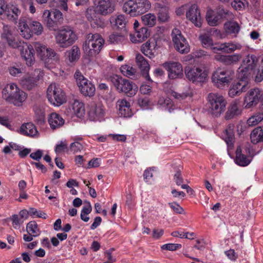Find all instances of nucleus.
Listing matches in <instances>:
<instances>
[{
    "mask_svg": "<svg viewBox=\"0 0 263 263\" xmlns=\"http://www.w3.org/2000/svg\"><path fill=\"white\" fill-rule=\"evenodd\" d=\"M208 111L214 117H219L225 111L227 101L217 93H210L207 97Z\"/></svg>",
    "mask_w": 263,
    "mask_h": 263,
    "instance_id": "f257e3e1",
    "label": "nucleus"
},
{
    "mask_svg": "<svg viewBox=\"0 0 263 263\" xmlns=\"http://www.w3.org/2000/svg\"><path fill=\"white\" fill-rule=\"evenodd\" d=\"M241 112V110L239 108L237 103L236 102H233L230 104L224 118L226 120H230L240 115Z\"/></svg>",
    "mask_w": 263,
    "mask_h": 263,
    "instance_id": "72a5a7b5",
    "label": "nucleus"
},
{
    "mask_svg": "<svg viewBox=\"0 0 263 263\" xmlns=\"http://www.w3.org/2000/svg\"><path fill=\"white\" fill-rule=\"evenodd\" d=\"M74 78L81 92L84 96L92 97L95 95L96 90L95 85L84 78L80 71H76Z\"/></svg>",
    "mask_w": 263,
    "mask_h": 263,
    "instance_id": "9d476101",
    "label": "nucleus"
},
{
    "mask_svg": "<svg viewBox=\"0 0 263 263\" xmlns=\"http://www.w3.org/2000/svg\"><path fill=\"white\" fill-rule=\"evenodd\" d=\"M34 47L42 60H45L46 62L53 63L59 61V55L53 49L47 48L39 42L34 43Z\"/></svg>",
    "mask_w": 263,
    "mask_h": 263,
    "instance_id": "ddd939ff",
    "label": "nucleus"
},
{
    "mask_svg": "<svg viewBox=\"0 0 263 263\" xmlns=\"http://www.w3.org/2000/svg\"><path fill=\"white\" fill-rule=\"evenodd\" d=\"M254 155V151L250 144L245 146L243 153L241 147L238 146L236 151L235 163L239 166H246L250 163Z\"/></svg>",
    "mask_w": 263,
    "mask_h": 263,
    "instance_id": "f8f14e48",
    "label": "nucleus"
},
{
    "mask_svg": "<svg viewBox=\"0 0 263 263\" xmlns=\"http://www.w3.org/2000/svg\"><path fill=\"white\" fill-rule=\"evenodd\" d=\"M9 219L12 221V227L15 229H18L24 221V219L20 218L17 214L12 215Z\"/></svg>",
    "mask_w": 263,
    "mask_h": 263,
    "instance_id": "3c124183",
    "label": "nucleus"
},
{
    "mask_svg": "<svg viewBox=\"0 0 263 263\" xmlns=\"http://www.w3.org/2000/svg\"><path fill=\"white\" fill-rule=\"evenodd\" d=\"M156 46L157 44L154 40H149L142 45L141 50L144 55L152 59L155 56L153 50L155 49Z\"/></svg>",
    "mask_w": 263,
    "mask_h": 263,
    "instance_id": "bb28decb",
    "label": "nucleus"
},
{
    "mask_svg": "<svg viewBox=\"0 0 263 263\" xmlns=\"http://www.w3.org/2000/svg\"><path fill=\"white\" fill-rule=\"evenodd\" d=\"M43 71L40 69L34 70L33 76H27L24 77L21 80V84L24 88L28 90L32 89L36 85L37 81L43 77Z\"/></svg>",
    "mask_w": 263,
    "mask_h": 263,
    "instance_id": "aec40b11",
    "label": "nucleus"
},
{
    "mask_svg": "<svg viewBox=\"0 0 263 263\" xmlns=\"http://www.w3.org/2000/svg\"><path fill=\"white\" fill-rule=\"evenodd\" d=\"M28 23L33 33L36 35H40L42 33L43 28L40 22L31 19H28Z\"/></svg>",
    "mask_w": 263,
    "mask_h": 263,
    "instance_id": "49530a36",
    "label": "nucleus"
},
{
    "mask_svg": "<svg viewBox=\"0 0 263 263\" xmlns=\"http://www.w3.org/2000/svg\"><path fill=\"white\" fill-rule=\"evenodd\" d=\"M80 56V50L77 46H73L72 49L68 52L69 59L70 62H74L78 60Z\"/></svg>",
    "mask_w": 263,
    "mask_h": 263,
    "instance_id": "09e8293b",
    "label": "nucleus"
},
{
    "mask_svg": "<svg viewBox=\"0 0 263 263\" xmlns=\"http://www.w3.org/2000/svg\"><path fill=\"white\" fill-rule=\"evenodd\" d=\"M27 98V94L18 87L14 93L11 104L16 106H21Z\"/></svg>",
    "mask_w": 263,
    "mask_h": 263,
    "instance_id": "f704fd0d",
    "label": "nucleus"
},
{
    "mask_svg": "<svg viewBox=\"0 0 263 263\" xmlns=\"http://www.w3.org/2000/svg\"><path fill=\"white\" fill-rule=\"evenodd\" d=\"M26 231L28 233L32 234L34 237L39 236L41 232L35 221H31L27 223Z\"/></svg>",
    "mask_w": 263,
    "mask_h": 263,
    "instance_id": "c03bdc74",
    "label": "nucleus"
},
{
    "mask_svg": "<svg viewBox=\"0 0 263 263\" xmlns=\"http://www.w3.org/2000/svg\"><path fill=\"white\" fill-rule=\"evenodd\" d=\"M242 58L240 54L232 55L216 54L215 59L226 65H231L237 64Z\"/></svg>",
    "mask_w": 263,
    "mask_h": 263,
    "instance_id": "5701e85b",
    "label": "nucleus"
},
{
    "mask_svg": "<svg viewBox=\"0 0 263 263\" xmlns=\"http://www.w3.org/2000/svg\"><path fill=\"white\" fill-rule=\"evenodd\" d=\"M7 18L14 23H17V20L22 15V9L17 5H11L7 7Z\"/></svg>",
    "mask_w": 263,
    "mask_h": 263,
    "instance_id": "c756f323",
    "label": "nucleus"
},
{
    "mask_svg": "<svg viewBox=\"0 0 263 263\" xmlns=\"http://www.w3.org/2000/svg\"><path fill=\"white\" fill-rule=\"evenodd\" d=\"M233 125H229L224 130L222 135V139L225 141L229 146H230L233 144L234 140V134L233 132Z\"/></svg>",
    "mask_w": 263,
    "mask_h": 263,
    "instance_id": "e433bc0d",
    "label": "nucleus"
},
{
    "mask_svg": "<svg viewBox=\"0 0 263 263\" xmlns=\"http://www.w3.org/2000/svg\"><path fill=\"white\" fill-rule=\"evenodd\" d=\"M29 214L30 216H36L37 217L46 219V216H45L46 214L45 213H43L40 211H38L36 209L33 208H30L29 209Z\"/></svg>",
    "mask_w": 263,
    "mask_h": 263,
    "instance_id": "bf43d9fd",
    "label": "nucleus"
},
{
    "mask_svg": "<svg viewBox=\"0 0 263 263\" xmlns=\"http://www.w3.org/2000/svg\"><path fill=\"white\" fill-rule=\"evenodd\" d=\"M95 11L96 13L106 15L115 10V6L111 0H96Z\"/></svg>",
    "mask_w": 263,
    "mask_h": 263,
    "instance_id": "f3484780",
    "label": "nucleus"
},
{
    "mask_svg": "<svg viewBox=\"0 0 263 263\" xmlns=\"http://www.w3.org/2000/svg\"><path fill=\"white\" fill-rule=\"evenodd\" d=\"M263 120V112L256 113L250 117L247 122L249 126H253L257 125Z\"/></svg>",
    "mask_w": 263,
    "mask_h": 263,
    "instance_id": "de8ad7c7",
    "label": "nucleus"
},
{
    "mask_svg": "<svg viewBox=\"0 0 263 263\" xmlns=\"http://www.w3.org/2000/svg\"><path fill=\"white\" fill-rule=\"evenodd\" d=\"M20 130L22 135L29 137H33L38 133L35 125L30 122L23 124Z\"/></svg>",
    "mask_w": 263,
    "mask_h": 263,
    "instance_id": "473e14b6",
    "label": "nucleus"
},
{
    "mask_svg": "<svg viewBox=\"0 0 263 263\" xmlns=\"http://www.w3.org/2000/svg\"><path fill=\"white\" fill-rule=\"evenodd\" d=\"M174 180L177 185H180L183 183V179L181 177L180 170H178L174 175Z\"/></svg>",
    "mask_w": 263,
    "mask_h": 263,
    "instance_id": "774afa93",
    "label": "nucleus"
},
{
    "mask_svg": "<svg viewBox=\"0 0 263 263\" xmlns=\"http://www.w3.org/2000/svg\"><path fill=\"white\" fill-rule=\"evenodd\" d=\"M9 71L11 76L18 77L23 72V69L18 68L15 67H11L9 69Z\"/></svg>",
    "mask_w": 263,
    "mask_h": 263,
    "instance_id": "69168bd1",
    "label": "nucleus"
},
{
    "mask_svg": "<svg viewBox=\"0 0 263 263\" xmlns=\"http://www.w3.org/2000/svg\"><path fill=\"white\" fill-rule=\"evenodd\" d=\"M68 151L67 144L66 143L61 141L59 144H57L55 148V152L57 154L61 153Z\"/></svg>",
    "mask_w": 263,
    "mask_h": 263,
    "instance_id": "4d7b16f0",
    "label": "nucleus"
},
{
    "mask_svg": "<svg viewBox=\"0 0 263 263\" xmlns=\"http://www.w3.org/2000/svg\"><path fill=\"white\" fill-rule=\"evenodd\" d=\"M234 78V72L229 68H218L212 74V80L214 85L222 89L228 85Z\"/></svg>",
    "mask_w": 263,
    "mask_h": 263,
    "instance_id": "0eeeda50",
    "label": "nucleus"
},
{
    "mask_svg": "<svg viewBox=\"0 0 263 263\" xmlns=\"http://www.w3.org/2000/svg\"><path fill=\"white\" fill-rule=\"evenodd\" d=\"M186 17L195 26L197 27H201V17L200 11L196 4H193L189 8L186 12Z\"/></svg>",
    "mask_w": 263,
    "mask_h": 263,
    "instance_id": "412c9836",
    "label": "nucleus"
},
{
    "mask_svg": "<svg viewBox=\"0 0 263 263\" xmlns=\"http://www.w3.org/2000/svg\"><path fill=\"white\" fill-rule=\"evenodd\" d=\"M239 79L238 82L233 83L230 87L229 96L231 98L239 96L243 92L247 91L248 88L247 87L248 79Z\"/></svg>",
    "mask_w": 263,
    "mask_h": 263,
    "instance_id": "6ab92c4d",
    "label": "nucleus"
},
{
    "mask_svg": "<svg viewBox=\"0 0 263 263\" xmlns=\"http://www.w3.org/2000/svg\"><path fill=\"white\" fill-rule=\"evenodd\" d=\"M184 73L186 78L195 83L205 82L208 76V71L203 66H187Z\"/></svg>",
    "mask_w": 263,
    "mask_h": 263,
    "instance_id": "6e6552de",
    "label": "nucleus"
},
{
    "mask_svg": "<svg viewBox=\"0 0 263 263\" xmlns=\"http://www.w3.org/2000/svg\"><path fill=\"white\" fill-rule=\"evenodd\" d=\"M52 13L54 21L58 27L59 25L62 24L63 20L62 13L61 11L58 10H55Z\"/></svg>",
    "mask_w": 263,
    "mask_h": 263,
    "instance_id": "5fc2aeb1",
    "label": "nucleus"
},
{
    "mask_svg": "<svg viewBox=\"0 0 263 263\" xmlns=\"http://www.w3.org/2000/svg\"><path fill=\"white\" fill-rule=\"evenodd\" d=\"M199 39L204 47L207 48L213 45V40L208 35H201L199 36Z\"/></svg>",
    "mask_w": 263,
    "mask_h": 263,
    "instance_id": "603ef678",
    "label": "nucleus"
},
{
    "mask_svg": "<svg viewBox=\"0 0 263 263\" xmlns=\"http://www.w3.org/2000/svg\"><path fill=\"white\" fill-rule=\"evenodd\" d=\"M18 27L20 30V35L24 38L29 39L32 36L33 33L29 25L28 20H26L24 18L21 17Z\"/></svg>",
    "mask_w": 263,
    "mask_h": 263,
    "instance_id": "a878e982",
    "label": "nucleus"
},
{
    "mask_svg": "<svg viewBox=\"0 0 263 263\" xmlns=\"http://www.w3.org/2000/svg\"><path fill=\"white\" fill-rule=\"evenodd\" d=\"M47 97L50 103L59 106L66 102L64 92L59 85L51 84L47 90Z\"/></svg>",
    "mask_w": 263,
    "mask_h": 263,
    "instance_id": "1a4fd4ad",
    "label": "nucleus"
},
{
    "mask_svg": "<svg viewBox=\"0 0 263 263\" xmlns=\"http://www.w3.org/2000/svg\"><path fill=\"white\" fill-rule=\"evenodd\" d=\"M208 55L206 51L203 50H197L193 52L192 56L193 58H201Z\"/></svg>",
    "mask_w": 263,
    "mask_h": 263,
    "instance_id": "338daca9",
    "label": "nucleus"
},
{
    "mask_svg": "<svg viewBox=\"0 0 263 263\" xmlns=\"http://www.w3.org/2000/svg\"><path fill=\"white\" fill-rule=\"evenodd\" d=\"M88 117L91 121H101L105 116V108L101 103L92 104L90 105Z\"/></svg>",
    "mask_w": 263,
    "mask_h": 263,
    "instance_id": "a211bd4d",
    "label": "nucleus"
},
{
    "mask_svg": "<svg viewBox=\"0 0 263 263\" xmlns=\"http://www.w3.org/2000/svg\"><path fill=\"white\" fill-rule=\"evenodd\" d=\"M224 29L227 33L230 34H237L240 29V27L237 23L235 22H228L224 24Z\"/></svg>",
    "mask_w": 263,
    "mask_h": 263,
    "instance_id": "58836bf2",
    "label": "nucleus"
},
{
    "mask_svg": "<svg viewBox=\"0 0 263 263\" xmlns=\"http://www.w3.org/2000/svg\"><path fill=\"white\" fill-rule=\"evenodd\" d=\"M158 105L162 109L171 112L174 109V105L172 100L169 98L160 97L158 101Z\"/></svg>",
    "mask_w": 263,
    "mask_h": 263,
    "instance_id": "c9c22d12",
    "label": "nucleus"
},
{
    "mask_svg": "<svg viewBox=\"0 0 263 263\" xmlns=\"http://www.w3.org/2000/svg\"><path fill=\"white\" fill-rule=\"evenodd\" d=\"M213 11L212 10H209L206 15V19L208 24L211 26H217L221 20L220 17L216 15H214Z\"/></svg>",
    "mask_w": 263,
    "mask_h": 263,
    "instance_id": "79ce46f5",
    "label": "nucleus"
},
{
    "mask_svg": "<svg viewBox=\"0 0 263 263\" xmlns=\"http://www.w3.org/2000/svg\"><path fill=\"white\" fill-rule=\"evenodd\" d=\"M57 44L62 48H67L72 45L77 36L72 27L64 26L58 30L55 36Z\"/></svg>",
    "mask_w": 263,
    "mask_h": 263,
    "instance_id": "423d86ee",
    "label": "nucleus"
},
{
    "mask_svg": "<svg viewBox=\"0 0 263 263\" xmlns=\"http://www.w3.org/2000/svg\"><path fill=\"white\" fill-rule=\"evenodd\" d=\"M72 109L74 114L79 118H81L85 114L84 104L79 101H74L72 104Z\"/></svg>",
    "mask_w": 263,
    "mask_h": 263,
    "instance_id": "a19ab883",
    "label": "nucleus"
},
{
    "mask_svg": "<svg viewBox=\"0 0 263 263\" xmlns=\"http://www.w3.org/2000/svg\"><path fill=\"white\" fill-rule=\"evenodd\" d=\"M151 4L148 0H129L123 6V10L131 16L143 14L151 8Z\"/></svg>",
    "mask_w": 263,
    "mask_h": 263,
    "instance_id": "f03ea898",
    "label": "nucleus"
},
{
    "mask_svg": "<svg viewBox=\"0 0 263 263\" xmlns=\"http://www.w3.org/2000/svg\"><path fill=\"white\" fill-rule=\"evenodd\" d=\"M1 36L3 40H5L7 42L10 47L15 48L17 46L19 41H16L12 34L11 26L7 25H4Z\"/></svg>",
    "mask_w": 263,
    "mask_h": 263,
    "instance_id": "b1692460",
    "label": "nucleus"
},
{
    "mask_svg": "<svg viewBox=\"0 0 263 263\" xmlns=\"http://www.w3.org/2000/svg\"><path fill=\"white\" fill-rule=\"evenodd\" d=\"M18 87L14 83L7 84L2 90L3 98L7 102L11 103L12 98Z\"/></svg>",
    "mask_w": 263,
    "mask_h": 263,
    "instance_id": "c85d7f7f",
    "label": "nucleus"
},
{
    "mask_svg": "<svg viewBox=\"0 0 263 263\" xmlns=\"http://www.w3.org/2000/svg\"><path fill=\"white\" fill-rule=\"evenodd\" d=\"M141 20L143 24L149 27H153L156 24V17L153 13H147L141 16Z\"/></svg>",
    "mask_w": 263,
    "mask_h": 263,
    "instance_id": "37998d69",
    "label": "nucleus"
},
{
    "mask_svg": "<svg viewBox=\"0 0 263 263\" xmlns=\"http://www.w3.org/2000/svg\"><path fill=\"white\" fill-rule=\"evenodd\" d=\"M104 40L98 33H89L87 35L85 43L83 45L84 52L88 56L98 54L104 44Z\"/></svg>",
    "mask_w": 263,
    "mask_h": 263,
    "instance_id": "39448f33",
    "label": "nucleus"
},
{
    "mask_svg": "<svg viewBox=\"0 0 263 263\" xmlns=\"http://www.w3.org/2000/svg\"><path fill=\"white\" fill-rule=\"evenodd\" d=\"M171 36L174 48L177 51L181 54L187 53L190 51V45L179 29L174 28L172 31Z\"/></svg>",
    "mask_w": 263,
    "mask_h": 263,
    "instance_id": "9b49d317",
    "label": "nucleus"
},
{
    "mask_svg": "<svg viewBox=\"0 0 263 263\" xmlns=\"http://www.w3.org/2000/svg\"><path fill=\"white\" fill-rule=\"evenodd\" d=\"M111 23L119 29H123L126 25V20L124 15H119L116 17H112L110 21Z\"/></svg>",
    "mask_w": 263,
    "mask_h": 263,
    "instance_id": "a18cd8bd",
    "label": "nucleus"
},
{
    "mask_svg": "<svg viewBox=\"0 0 263 263\" xmlns=\"http://www.w3.org/2000/svg\"><path fill=\"white\" fill-rule=\"evenodd\" d=\"M181 248V245L178 243H167L162 246L161 249L169 251H175Z\"/></svg>",
    "mask_w": 263,
    "mask_h": 263,
    "instance_id": "6e6d98bb",
    "label": "nucleus"
},
{
    "mask_svg": "<svg viewBox=\"0 0 263 263\" xmlns=\"http://www.w3.org/2000/svg\"><path fill=\"white\" fill-rule=\"evenodd\" d=\"M118 106L119 115L124 118L130 117L132 115V111L130 108V104L126 100L123 99L117 102Z\"/></svg>",
    "mask_w": 263,
    "mask_h": 263,
    "instance_id": "cd10ccee",
    "label": "nucleus"
},
{
    "mask_svg": "<svg viewBox=\"0 0 263 263\" xmlns=\"http://www.w3.org/2000/svg\"><path fill=\"white\" fill-rule=\"evenodd\" d=\"M189 95V93L187 92L178 93L174 91L171 92V96L179 100L185 99Z\"/></svg>",
    "mask_w": 263,
    "mask_h": 263,
    "instance_id": "0e129e2a",
    "label": "nucleus"
},
{
    "mask_svg": "<svg viewBox=\"0 0 263 263\" xmlns=\"http://www.w3.org/2000/svg\"><path fill=\"white\" fill-rule=\"evenodd\" d=\"M109 79L118 92L124 93L128 97H132L136 94L138 87L133 82L123 79L118 75H113Z\"/></svg>",
    "mask_w": 263,
    "mask_h": 263,
    "instance_id": "7ed1b4c3",
    "label": "nucleus"
},
{
    "mask_svg": "<svg viewBox=\"0 0 263 263\" xmlns=\"http://www.w3.org/2000/svg\"><path fill=\"white\" fill-rule=\"evenodd\" d=\"M83 146L81 143L78 141H74L70 145V149L73 153H77L82 149Z\"/></svg>",
    "mask_w": 263,
    "mask_h": 263,
    "instance_id": "052dcab7",
    "label": "nucleus"
},
{
    "mask_svg": "<svg viewBox=\"0 0 263 263\" xmlns=\"http://www.w3.org/2000/svg\"><path fill=\"white\" fill-rule=\"evenodd\" d=\"M226 45V53H231L236 49H240L241 46L239 44H234L232 43H225Z\"/></svg>",
    "mask_w": 263,
    "mask_h": 263,
    "instance_id": "864d4df0",
    "label": "nucleus"
},
{
    "mask_svg": "<svg viewBox=\"0 0 263 263\" xmlns=\"http://www.w3.org/2000/svg\"><path fill=\"white\" fill-rule=\"evenodd\" d=\"M258 63V59L257 57L249 54L242 60L237 70L238 79H248L251 75L255 74Z\"/></svg>",
    "mask_w": 263,
    "mask_h": 263,
    "instance_id": "20e7f679",
    "label": "nucleus"
},
{
    "mask_svg": "<svg viewBox=\"0 0 263 263\" xmlns=\"http://www.w3.org/2000/svg\"><path fill=\"white\" fill-rule=\"evenodd\" d=\"M43 18L44 23L49 30L55 31L58 29V27L51 12L48 10H45L43 14Z\"/></svg>",
    "mask_w": 263,
    "mask_h": 263,
    "instance_id": "2f4dec72",
    "label": "nucleus"
},
{
    "mask_svg": "<svg viewBox=\"0 0 263 263\" xmlns=\"http://www.w3.org/2000/svg\"><path fill=\"white\" fill-rule=\"evenodd\" d=\"M149 34L147 28L142 27L139 30H136L134 33L130 34V40L134 44L141 43L147 39Z\"/></svg>",
    "mask_w": 263,
    "mask_h": 263,
    "instance_id": "393cba45",
    "label": "nucleus"
},
{
    "mask_svg": "<svg viewBox=\"0 0 263 263\" xmlns=\"http://www.w3.org/2000/svg\"><path fill=\"white\" fill-rule=\"evenodd\" d=\"M162 66L167 71L168 77L170 79L181 78L183 76L182 65L179 62H165L162 64Z\"/></svg>",
    "mask_w": 263,
    "mask_h": 263,
    "instance_id": "2eb2a0df",
    "label": "nucleus"
},
{
    "mask_svg": "<svg viewBox=\"0 0 263 263\" xmlns=\"http://www.w3.org/2000/svg\"><path fill=\"white\" fill-rule=\"evenodd\" d=\"M263 100V91L258 88L251 89L246 95L244 100L245 108H250Z\"/></svg>",
    "mask_w": 263,
    "mask_h": 263,
    "instance_id": "dca6fc26",
    "label": "nucleus"
},
{
    "mask_svg": "<svg viewBox=\"0 0 263 263\" xmlns=\"http://www.w3.org/2000/svg\"><path fill=\"white\" fill-rule=\"evenodd\" d=\"M168 205L170 208L176 213L177 214H182L183 213L184 210L180 206V205L177 202H170L168 203Z\"/></svg>",
    "mask_w": 263,
    "mask_h": 263,
    "instance_id": "13d9d810",
    "label": "nucleus"
},
{
    "mask_svg": "<svg viewBox=\"0 0 263 263\" xmlns=\"http://www.w3.org/2000/svg\"><path fill=\"white\" fill-rule=\"evenodd\" d=\"M121 72L124 76L127 77H128L131 79H135L136 78V69L133 68L129 65H122L120 67Z\"/></svg>",
    "mask_w": 263,
    "mask_h": 263,
    "instance_id": "ea45409f",
    "label": "nucleus"
},
{
    "mask_svg": "<svg viewBox=\"0 0 263 263\" xmlns=\"http://www.w3.org/2000/svg\"><path fill=\"white\" fill-rule=\"evenodd\" d=\"M158 17L160 22H165L167 21L169 16L168 14V9L166 7H162L159 9Z\"/></svg>",
    "mask_w": 263,
    "mask_h": 263,
    "instance_id": "8fccbe9b",
    "label": "nucleus"
},
{
    "mask_svg": "<svg viewBox=\"0 0 263 263\" xmlns=\"http://www.w3.org/2000/svg\"><path fill=\"white\" fill-rule=\"evenodd\" d=\"M122 39L123 36L119 34H112L109 36V41L113 44L119 43Z\"/></svg>",
    "mask_w": 263,
    "mask_h": 263,
    "instance_id": "e2e57ef3",
    "label": "nucleus"
},
{
    "mask_svg": "<svg viewBox=\"0 0 263 263\" xmlns=\"http://www.w3.org/2000/svg\"><path fill=\"white\" fill-rule=\"evenodd\" d=\"M231 5L236 10H240L245 7V4L241 0H234Z\"/></svg>",
    "mask_w": 263,
    "mask_h": 263,
    "instance_id": "680f3d73",
    "label": "nucleus"
},
{
    "mask_svg": "<svg viewBox=\"0 0 263 263\" xmlns=\"http://www.w3.org/2000/svg\"><path fill=\"white\" fill-rule=\"evenodd\" d=\"M15 48H17L20 50L21 57L25 61L27 65L31 66L34 64L35 62L34 50L32 45L24 42L19 41L17 46Z\"/></svg>",
    "mask_w": 263,
    "mask_h": 263,
    "instance_id": "4468645a",
    "label": "nucleus"
},
{
    "mask_svg": "<svg viewBox=\"0 0 263 263\" xmlns=\"http://www.w3.org/2000/svg\"><path fill=\"white\" fill-rule=\"evenodd\" d=\"M48 122L51 128L55 129L62 126L64 124V120L59 114L53 112L48 118Z\"/></svg>",
    "mask_w": 263,
    "mask_h": 263,
    "instance_id": "7c9ffc66",
    "label": "nucleus"
},
{
    "mask_svg": "<svg viewBox=\"0 0 263 263\" xmlns=\"http://www.w3.org/2000/svg\"><path fill=\"white\" fill-rule=\"evenodd\" d=\"M250 138L253 144L263 142V129L260 127L255 128L251 134Z\"/></svg>",
    "mask_w": 263,
    "mask_h": 263,
    "instance_id": "4c0bfd02",
    "label": "nucleus"
},
{
    "mask_svg": "<svg viewBox=\"0 0 263 263\" xmlns=\"http://www.w3.org/2000/svg\"><path fill=\"white\" fill-rule=\"evenodd\" d=\"M136 62L138 67L141 70L142 75L147 80L152 82L148 74L150 67L146 60L142 55L138 53L136 56Z\"/></svg>",
    "mask_w": 263,
    "mask_h": 263,
    "instance_id": "4be33fe9",
    "label": "nucleus"
}]
</instances>
